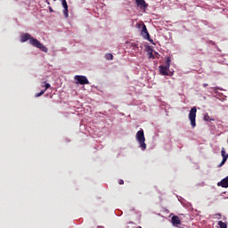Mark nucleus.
I'll return each instance as SVG.
<instances>
[{
    "label": "nucleus",
    "mask_w": 228,
    "mask_h": 228,
    "mask_svg": "<svg viewBox=\"0 0 228 228\" xmlns=\"http://www.w3.org/2000/svg\"><path fill=\"white\" fill-rule=\"evenodd\" d=\"M43 87H45V90L47 91V89H49L51 87L49 83H46V85L43 86Z\"/></svg>",
    "instance_id": "a211bd4d"
},
{
    "label": "nucleus",
    "mask_w": 228,
    "mask_h": 228,
    "mask_svg": "<svg viewBox=\"0 0 228 228\" xmlns=\"http://www.w3.org/2000/svg\"><path fill=\"white\" fill-rule=\"evenodd\" d=\"M217 225H219L220 228H227V224L222 221L217 222Z\"/></svg>",
    "instance_id": "ddd939ff"
},
{
    "label": "nucleus",
    "mask_w": 228,
    "mask_h": 228,
    "mask_svg": "<svg viewBox=\"0 0 228 228\" xmlns=\"http://www.w3.org/2000/svg\"><path fill=\"white\" fill-rule=\"evenodd\" d=\"M204 121H215V119L209 118L208 114L204 116Z\"/></svg>",
    "instance_id": "2eb2a0df"
},
{
    "label": "nucleus",
    "mask_w": 228,
    "mask_h": 228,
    "mask_svg": "<svg viewBox=\"0 0 228 228\" xmlns=\"http://www.w3.org/2000/svg\"><path fill=\"white\" fill-rule=\"evenodd\" d=\"M45 93H46V89H44V90H42V91L39 92V93H37V94L34 95V97L39 98V97H41Z\"/></svg>",
    "instance_id": "f8f14e48"
},
{
    "label": "nucleus",
    "mask_w": 228,
    "mask_h": 228,
    "mask_svg": "<svg viewBox=\"0 0 228 228\" xmlns=\"http://www.w3.org/2000/svg\"><path fill=\"white\" fill-rule=\"evenodd\" d=\"M221 157H223V159L225 158L228 159V154L225 152V148H221Z\"/></svg>",
    "instance_id": "9b49d317"
},
{
    "label": "nucleus",
    "mask_w": 228,
    "mask_h": 228,
    "mask_svg": "<svg viewBox=\"0 0 228 228\" xmlns=\"http://www.w3.org/2000/svg\"><path fill=\"white\" fill-rule=\"evenodd\" d=\"M48 11L50 12H54V11L53 10V8L52 7H48Z\"/></svg>",
    "instance_id": "6ab92c4d"
},
{
    "label": "nucleus",
    "mask_w": 228,
    "mask_h": 228,
    "mask_svg": "<svg viewBox=\"0 0 228 228\" xmlns=\"http://www.w3.org/2000/svg\"><path fill=\"white\" fill-rule=\"evenodd\" d=\"M136 141L139 143V147H140V149H142V151H145L147 149V144H145V137H144L143 129L137 131Z\"/></svg>",
    "instance_id": "f03ea898"
},
{
    "label": "nucleus",
    "mask_w": 228,
    "mask_h": 228,
    "mask_svg": "<svg viewBox=\"0 0 228 228\" xmlns=\"http://www.w3.org/2000/svg\"><path fill=\"white\" fill-rule=\"evenodd\" d=\"M217 186H220L221 188H228V176L217 183Z\"/></svg>",
    "instance_id": "1a4fd4ad"
},
{
    "label": "nucleus",
    "mask_w": 228,
    "mask_h": 228,
    "mask_svg": "<svg viewBox=\"0 0 228 228\" xmlns=\"http://www.w3.org/2000/svg\"><path fill=\"white\" fill-rule=\"evenodd\" d=\"M135 4L140 10L145 11L149 7V4L145 3L144 0H135Z\"/></svg>",
    "instance_id": "0eeeda50"
},
{
    "label": "nucleus",
    "mask_w": 228,
    "mask_h": 228,
    "mask_svg": "<svg viewBox=\"0 0 228 228\" xmlns=\"http://www.w3.org/2000/svg\"><path fill=\"white\" fill-rule=\"evenodd\" d=\"M61 5L64 8L63 14L66 19L69 18V5L67 4L66 0H61Z\"/></svg>",
    "instance_id": "6e6552de"
},
{
    "label": "nucleus",
    "mask_w": 228,
    "mask_h": 228,
    "mask_svg": "<svg viewBox=\"0 0 228 228\" xmlns=\"http://www.w3.org/2000/svg\"><path fill=\"white\" fill-rule=\"evenodd\" d=\"M119 185H124V180H119Z\"/></svg>",
    "instance_id": "aec40b11"
},
{
    "label": "nucleus",
    "mask_w": 228,
    "mask_h": 228,
    "mask_svg": "<svg viewBox=\"0 0 228 228\" xmlns=\"http://www.w3.org/2000/svg\"><path fill=\"white\" fill-rule=\"evenodd\" d=\"M226 161H227V159L225 157L224 159H223V160H221V163L219 166H217V167H219V168L222 167L225 164Z\"/></svg>",
    "instance_id": "dca6fc26"
},
{
    "label": "nucleus",
    "mask_w": 228,
    "mask_h": 228,
    "mask_svg": "<svg viewBox=\"0 0 228 228\" xmlns=\"http://www.w3.org/2000/svg\"><path fill=\"white\" fill-rule=\"evenodd\" d=\"M170 68V58L167 57V61H165V66H159V74L162 76H168V71Z\"/></svg>",
    "instance_id": "20e7f679"
},
{
    "label": "nucleus",
    "mask_w": 228,
    "mask_h": 228,
    "mask_svg": "<svg viewBox=\"0 0 228 228\" xmlns=\"http://www.w3.org/2000/svg\"><path fill=\"white\" fill-rule=\"evenodd\" d=\"M105 59L107 61H113V55L111 53H106Z\"/></svg>",
    "instance_id": "4468645a"
},
{
    "label": "nucleus",
    "mask_w": 228,
    "mask_h": 228,
    "mask_svg": "<svg viewBox=\"0 0 228 228\" xmlns=\"http://www.w3.org/2000/svg\"><path fill=\"white\" fill-rule=\"evenodd\" d=\"M76 84L78 85H89L88 79L85 76H75Z\"/></svg>",
    "instance_id": "423d86ee"
},
{
    "label": "nucleus",
    "mask_w": 228,
    "mask_h": 228,
    "mask_svg": "<svg viewBox=\"0 0 228 228\" xmlns=\"http://www.w3.org/2000/svg\"><path fill=\"white\" fill-rule=\"evenodd\" d=\"M28 44H30L31 46L36 47L37 49H39L44 53L48 52L47 47L45 46L44 44H42L40 41H38V39H36L35 37L30 36V34L27 33L21 36V43L28 42Z\"/></svg>",
    "instance_id": "f257e3e1"
},
{
    "label": "nucleus",
    "mask_w": 228,
    "mask_h": 228,
    "mask_svg": "<svg viewBox=\"0 0 228 228\" xmlns=\"http://www.w3.org/2000/svg\"><path fill=\"white\" fill-rule=\"evenodd\" d=\"M216 216H219V217H221V216H222V215H221V214H216Z\"/></svg>",
    "instance_id": "4be33fe9"
},
{
    "label": "nucleus",
    "mask_w": 228,
    "mask_h": 228,
    "mask_svg": "<svg viewBox=\"0 0 228 228\" xmlns=\"http://www.w3.org/2000/svg\"><path fill=\"white\" fill-rule=\"evenodd\" d=\"M196 117H197V108L192 107L189 112V120H190V124L191 125L192 128H194L197 126V124L195 123Z\"/></svg>",
    "instance_id": "39448f33"
},
{
    "label": "nucleus",
    "mask_w": 228,
    "mask_h": 228,
    "mask_svg": "<svg viewBox=\"0 0 228 228\" xmlns=\"http://www.w3.org/2000/svg\"><path fill=\"white\" fill-rule=\"evenodd\" d=\"M46 4H50L49 1L46 0Z\"/></svg>",
    "instance_id": "5701e85b"
},
{
    "label": "nucleus",
    "mask_w": 228,
    "mask_h": 228,
    "mask_svg": "<svg viewBox=\"0 0 228 228\" xmlns=\"http://www.w3.org/2000/svg\"><path fill=\"white\" fill-rule=\"evenodd\" d=\"M137 28H142L140 35L144 37L145 40H148L151 42V44H153V39H151L150 33L147 30V27H145V24L143 22L137 25Z\"/></svg>",
    "instance_id": "7ed1b4c3"
},
{
    "label": "nucleus",
    "mask_w": 228,
    "mask_h": 228,
    "mask_svg": "<svg viewBox=\"0 0 228 228\" xmlns=\"http://www.w3.org/2000/svg\"><path fill=\"white\" fill-rule=\"evenodd\" d=\"M203 86L206 88V87L208 86V83H204V84H203Z\"/></svg>",
    "instance_id": "412c9836"
},
{
    "label": "nucleus",
    "mask_w": 228,
    "mask_h": 228,
    "mask_svg": "<svg viewBox=\"0 0 228 228\" xmlns=\"http://www.w3.org/2000/svg\"><path fill=\"white\" fill-rule=\"evenodd\" d=\"M153 51H152V49H149L148 50V56L150 57V58H153Z\"/></svg>",
    "instance_id": "f3484780"
},
{
    "label": "nucleus",
    "mask_w": 228,
    "mask_h": 228,
    "mask_svg": "<svg viewBox=\"0 0 228 228\" xmlns=\"http://www.w3.org/2000/svg\"><path fill=\"white\" fill-rule=\"evenodd\" d=\"M172 224L173 226H175V227H177L178 225H181V219L180 217H178V216H173Z\"/></svg>",
    "instance_id": "9d476101"
},
{
    "label": "nucleus",
    "mask_w": 228,
    "mask_h": 228,
    "mask_svg": "<svg viewBox=\"0 0 228 228\" xmlns=\"http://www.w3.org/2000/svg\"><path fill=\"white\" fill-rule=\"evenodd\" d=\"M137 228H142L141 226L137 227Z\"/></svg>",
    "instance_id": "b1692460"
}]
</instances>
